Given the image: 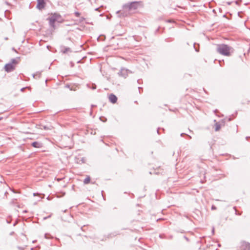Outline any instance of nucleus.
Instances as JSON below:
<instances>
[{
  "mask_svg": "<svg viewBox=\"0 0 250 250\" xmlns=\"http://www.w3.org/2000/svg\"><path fill=\"white\" fill-rule=\"evenodd\" d=\"M12 50H13V51H14L15 52H17V50L15 49V48H14V47H13V48H12Z\"/></svg>",
  "mask_w": 250,
  "mask_h": 250,
  "instance_id": "nucleus-28",
  "label": "nucleus"
},
{
  "mask_svg": "<svg viewBox=\"0 0 250 250\" xmlns=\"http://www.w3.org/2000/svg\"><path fill=\"white\" fill-rule=\"evenodd\" d=\"M49 20V30H48V35H52L55 29H56L60 23L63 22V20L62 16L57 13L52 14L51 16L48 18Z\"/></svg>",
  "mask_w": 250,
  "mask_h": 250,
  "instance_id": "nucleus-1",
  "label": "nucleus"
},
{
  "mask_svg": "<svg viewBox=\"0 0 250 250\" xmlns=\"http://www.w3.org/2000/svg\"><path fill=\"white\" fill-rule=\"evenodd\" d=\"M184 238H185V239L187 241H189L188 238L187 237H186V236H184Z\"/></svg>",
  "mask_w": 250,
  "mask_h": 250,
  "instance_id": "nucleus-25",
  "label": "nucleus"
},
{
  "mask_svg": "<svg viewBox=\"0 0 250 250\" xmlns=\"http://www.w3.org/2000/svg\"><path fill=\"white\" fill-rule=\"evenodd\" d=\"M4 40H8V38H7V37H5V38H4Z\"/></svg>",
  "mask_w": 250,
  "mask_h": 250,
  "instance_id": "nucleus-40",
  "label": "nucleus"
},
{
  "mask_svg": "<svg viewBox=\"0 0 250 250\" xmlns=\"http://www.w3.org/2000/svg\"><path fill=\"white\" fill-rule=\"evenodd\" d=\"M15 66L12 63H8L5 65L4 69L7 72H10L15 69Z\"/></svg>",
  "mask_w": 250,
  "mask_h": 250,
  "instance_id": "nucleus-5",
  "label": "nucleus"
},
{
  "mask_svg": "<svg viewBox=\"0 0 250 250\" xmlns=\"http://www.w3.org/2000/svg\"><path fill=\"white\" fill-rule=\"evenodd\" d=\"M193 46H194V48L195 50V51L196 52H199V44H196V43H194L193 44Z\"/></svg>",
  "mask_w": 250,
  "mask_h": 250,
  "instance_id": "nucleus-13",
  "label": "nucleus"
},
{
  "mask_svg": "<svg viewBox=\"0 0 250 250\" xmlns=\"http://www.w3.org/2000/svg\"><path fill=\"white\" fill-rule=\"evenodd\" d=\"M47 82H48V81H47V79L45 80V83L46 84H47Z\"/></svg>",
  "mask_w": 250,
  "mask_h": 250,
  "instance_id": "nucleus-35",
  "label": "nucleus"
},
{
  "mask_svg": "<svg viewBox=\"0 0 250 250\" xmlns=\"http://www.w3.org/2000/svg\"><path fill=\"white\" fill-rule=\"evenodd\" d=\"M214 122H216L214 126H215V131H218L221 128V125L218 122H216V120H214Z\"/></svg>",
  "mask_w": 250,
  "mask_h": 250,
  "instance_id": "nucleus-10",
  "label": "nucleus"
},
{
  "mask_svg": "<svg viewBox=\"0 0 250 250\" xmlns=\"http://www.w3.org/2000/svg\"><path fill=\"white\" fill-rule=\"evenodd\" d=\"M47 199H48V200H50V196L49 195L48 196Z\"/></svg>",
  "mask_w": 250,
  "mask_h": 250,
  "instance_id": "nucleus-37",
  "label": "nucleus"
},
{
  "mask_svg": "<svg viewBox=\"0 0 250 250\" xmlns=\"http://www.w3.org/2000/svg\"><path fill=\"white\" fill-rule=\"evenodd\" d=\"M94 106H95V105H93V104H92V105H91V107H94Z\"/></svg>",
  "mask_w": 250,
  "mask_h": 250,
  "instance_id": "nucleus-42",
  "label": "nucleus"
},
{
  "mask_svg": "<svg viewBox=\"0 0 250 250\" xmlns=\"http://www.w3.org/2000/svg\"><path fill=\"white\" fill-rule=\"evenodd\" d=\"M108 99L109 101L112 104H115L117 102L118 99L117 96L112 93L109 95Z\"/></svg>",
  "mask_w": 250,
  "mask_h": 250,
  "instance_id": "nucleus-8",
  "label": "nucleus"
},
{
  "mask_svg": "<svg viewBox=\"0 0 250 250\" xmlns=\"http://www.w3.org/2000/svg\"><path fill=\"white\" fill-rule=\"evenodd\" d=\"M90 177L89 176H87L83 181V183L84 184H87L90 182Z\"/></svg>",
  "mask_w": 250,
  "mask_h": 250,
  "instance_id": "nucleus-12",
  "label": "nucleus"
},
{
  "mask_svg": "<svg viewBox=\"0 0 250 250\" xmlns=\"http://www.w3.org/2000/svg\"><path fill=\"white\" fill-rule=\"evenodd\" d=\"M185 135H187L188 137V138L189 139H191V136H190L189 135H188V134H186V133H182L180 135H181V136L183 137Z\"/></svg>",
  "mask_w": 250,
  "mask_h": 250,
  "instance_id": "nucleus-18",
  "label": "nucleus"
},
{
  "mask_svg": "<svg viewBox=\"0 0 250 250\" xmlns=\"http://www.w3.org/2000/svg\"><path fill=\"white\" fill-rule=\"evenodd\" d=\"M159 129H160V128H158L157 129V133H158V134H160V133H159Z\"/></svg>",
  "mask_w": 250,
  "mask_h": 250,
  "instance_id": "nucleus-31",
  "label": "nucleus"
},
{
  "mask_svg": "<svg viewBox=\"0 0 250 250\" xmlns=\"http://www.w3.org/2000/svg\"><path fill=\"white\" fill-rule=\"evenodd\" d=\"M227 4H228V5H230V4H231V2H227Z\"/></svg>",
  "mask_w": 250,
  "mask_h": 250,
  "instance_id": "nucleus-38",
  "label": "nucleus"
},
{
  "mask_svg": "<svg viewBox=\"0 0 250 250\" xmlns=\"http://www.w3.org/2000/svg\"><path fill=\"white\" fill-rule=\"evenodd\" d=\"M216 209V207L215 206H214V205L212 206V207H211L212 210H215Z\"/></svg>",
  "mask_w": 250,
  "mask_h": 250,
  "instance_id": "nucleus-23",
  "label": "nucleus"
},
{
  "mask_svg": "<svg viewBox=\"0 0 250 250\" xmlns=\"http://www.w3.org/2000/svg\"><path fill=\"white\" fill-rule=\"evenodd\" d=\"M14 233V232H12L10 233V235H12Z\"/></svg>",
  "mask_w": 250,
  "mask_h": 250,
  "instance_id": "nucleus-43",
  "label": "nucleus"
},
{
  "mask_svg": "<svg viewBox=\"0 0 250 250\" xmlns=\"http://www.w3.org/2000/svg\"><path fill=\"white\" fill-rule=\"evenodd\" d=\"M214 228H213V229H212V232L213 233V232H214Z\"/></svg>",
  "mask_w": 250,
  "mask_h": 250,
  "instance_id": "nucleus-44",
  "label": "nucleus"
},
{
  "mask_svg": "<svg viewBox=\"0 0 250 250\" xmlns=\"http://www.w3.org/2000/svg\"><path fill=\"white\" fill-rule=\"evenodd\" d=\"M46 218H47V217H44V219H46Z\"/></svg>",
  "mask_w": 250,
  "mask_h": 250,
  "instance_id": "nucleus-50",
  "label": "nucleus"
},
{
  "mask_svg": "<svg viewBox=\"0 0 250 250\" xmlns=\"http://www.w3.org/2000/svg\"><path fill=\"white\" fill-rule=\"evenodd\" d=\"M38 194V193H34L33 194V195L35 196H36V195Z\"/></svg>",
  "mask_w": 250,
  "mask_h": 250,
  "instance_id": "nucleus-39",
  "label": "nucleus"
},
{
  "mask_svg": "<svg viewBox=\"0 0 250 250\" xmlns=\"http://www.w3.org/2000/svg\"><path fill=\"white\" fill-rule=\"evenodd\" d=\"M18 249L20 250H24V248L21 247H18Z\"/></svg>",
  "mask_w": 250,
  "mask_h": 250,
  "instance_id": "nucleus-22",
  "label": "nucleus"
},
{
  "mask_svg": "<svg viewBox=\"0 0 250 250\" xmlns=\"http://www.w3.org/2000/svg\"><path fill=\"white\" fill-rule=\"evenodd\" d=\"M50 217V215H49V216H47V218H49Z\"/></svg>",
  "mask_w": 250,
  "mask_h": 250,
  "instance_id": "nucleus-48",
  "label": "nucleus"
},
{
  "mask_svg": "<svg viewBox=\"0 0 250 250\" xmlns=\"http://www.w3.org/2000/svg\"><path fill=\"white\" fill-rule=\"evenodd\" d=\"M96 85L94 83H92L91 86H89V88L93 90L96 89Z\"/></svg>",
  "mask_w": 250,
  "mask_h": 250,
  "instance_id": "nucleus-17",
  "label": "nucleus"
},
{
  "mask_svg": "<svg viewBox=\"0 0 250 250\" xmlns=\"http://www.w3.org/2000/svg\"><path fill=\"white\" fill-rule=\"evenodd\" d=\"M42 42V41H40V42H39V43H40V44H41V42Z\"/></svg>",
  "mask_w": 250,
  "mask_h": 250,
  "instance_id": "nucleus-45",
  "label": "nucleus"
},
{
  "mask_svg": "<svg viewBox=\"0 0 250 250\" xmlns=\"http://www.w3.org/2000/svg\"><path fill=\"white\" fill-rule=\"evenodd\" d=\"M31 250H33V248H31Z\"/></svg>",
  "mask_w": 250,
  "mask_h": 250,
  "instance_id": "nucleus-51",
  "label": "nucleus"
},
{
  "mask_svg": "<svg viewBox=\"0 0 250 250\" xmlns=\"http://www.w3.org/2000/svg\"><path fill=\"white\" fill-rule=\"evenodd\" d=\"M17 223H18V222H17V221H15V222L13 223V226L14 227L16 226V225L17 224Z\"/></svg>",
  "mask_w": 250,
  "mask_h": 250,
  "instance_id": "nucleus-24",
  "label": "nucleus"
},
{
  "mask_svg": "<svg viewBox=\"0 0 250 250\" xmlns=\"http://www.w3.org/2000/svg\"><path fill=\"white\" fill-rule=\"evenodd\" d=\"M232 47L225 44H219L217 46V52L221 55L229 56L231 51H233Z\"/></svg>",
  "mask_w": 250,
  "mask_h": 250,
  "instance_id": "nucleus-3",
  "label": "nucleus"
},
{
  "mask_svg": "<svg viewBox=\"0 0 250 250\" xmlns=\"http://www.w3.org/2000/svg\"><path fill=\"white\" fill-rule=\"evenodd\" d=\"M249 138V137H247L246 139L248 140Z\"/></svg>",
  "mask_w": 250,
  "mask_h": 250,
  "instance_id": "nucleus-46",
  "label": "nucleus"
},
{
  "mask_svg": "<svg viewBox=\"0 0 250 250\" xmlns=\"http://www.w3.org/2000/svg\"><path fill=\"white\" fill-rule=\"evenodd\" d=\"M44 237H45V238L47 239V233H45L44 234Z\"/></svg>",
  "mask_w": 250,
  "mask_h": 250,
  "instance_id": "nucleus-29",
  "label": "nucleus"
},
{
  "mask_svg": "<svg viewBox=\"0 0 250 250\" xmlns=\"http://www.w3.org/2000/svg\"><path fill=\"white\" fill-rule=\"evenodd\" d=\"M10 63H12V64H17L18 63V61L15 59H12L11 60V62Z\"/></svg>",
  "mask_w": 250,
  "mask_h": 250,
  "instance_id": "nucleus-16",
  "label": "nucleus"
},
{
  "mask_svg": "<svg viewBox=\"0 0 250 250\" xmlns=\"http://www.w3.org/2000/svg\"><path fill=\"white\" fill-rule=\"evenodd\" d=\"M233 209L235 210V214L237 215H241L242 214L241 212H238V211L236 209V207H233Z\"/></svg>",
  "mask_w": 250,
  "mask_h": 250,
  "instance_id": "nucleus-14",
  "label": "nucleus"
},
{
  "mask_svg": "<svg viewBox=\"0 0 250 250\" xmlns=\"http://www.w3.org/2000/svg\"><path fill=\"white\" fill-rule=\"evenodd\" d=\"M84 20H85V18H83V17H81V18H80V22H82V21H84Z\"/></svg>",
  "mask_w": 250,
  "mask_h": 250,
  "instance_id": "nucleus-21",
  "label": "nucleus"
},
{
  "mask_svg": "<svg viewBox=\"0 0 250 250\" xmlns=\"http://www.w3.org/2000/svg\"><path fill=\"white\" fill-rule=\"evenodd\" d=\"M167 21L168 22H171L172 21L171 20H168Z\"/></svg>",
  "mask_w": 250,
  "mask_h": 250,
  "instance_id": "nucleus-30",
  "label": "nucleus"
},
{
  "mask_svg": "<svg viewBox=\"0 0 250 250\" xmlns=\"http://www.w3.org/2000/svg\"><path fill=\"white\" fill-rule=\"evenodd\" d=\"M37 0V4L36 5V8L39 10H42L44 7L45 5V2L44 0Z\"/></svg>",
  "mask_w": 250,
  "mask_h": 250,
  "instance_id": "nucleus-4",
  "label": "nucleus"
},
{
  "mask_svg": "<svg viewBox=\"0 0 250 250\" xmlns=\"http://www.w3.org/2000/svg\"><path fill=\"white\" fill-rule=\"evenodd\" d=\"M241 248L242 250H250V243L243 241L241 243Z\"/></svg>",
  "mask_w": 250,
  "mask_h": 250,
  "instance_id": "nucleus-6",
  "label": "nucleus"
},
{
  "mask_svg": "<svg viewBox=\"0 0 250 250\" xmlns=\"http://www.w3.org/2000/svg\"><path fill=\"white\" fill-rule=\"evenodd\" d=\"M63 48V49L62 50V51L63 53H66L68 52L71 51V49L69 47H67L64 46Z\"/></svg>",
  "mask_w": 250,
  "mask_h": 250,
  "instance_id": "nucleus-11",
  "label": "nucleus"
},
{
  "mask_svg": "<svg viewBox=\"0 0 250 250\" xmlns=\"http://www.w3.org/2000/svg\"><path fill=\"white\" fill-rule=\"evenodd\" d=\"M82 161L83 163H84V158H82Z\"/></svg>",
  "mask_w": 250,
  "mask_h": 250,
  "instance_id": "nucleus-32",
  "label": "nucleus"
},
{
  "mask_svg": "<svg viewBox=\"0 0 250 250\" xmlns=\"http://www.w3.org/2000/svg\"><path fill=\"white\" fill-rule=\"evenodd\" d=\"M47 82H48V81H47V79L45 80V83L46 84H47Z\"/></svg>",
  "mask_w": 250,
  "mask_h": 250,
  "instance_id": "nucleus-36",
  "label": "nucleus"
},
{
  "mask_svg": "<svg viewBox=\"0 0 250 250\" xmlns=\"http://www.w3.org/2000/svg\"><path fill=\"white\" fill-rule=\"evenodd\" d=\"M14 193H18V192L16 191L15 190L13 189L12 190Z\"/></svg>",
  "mask_w": 250,
  "mask_h": 250,
  "instance_id": "nucleus-34",
  "label": "nucleus"
},
{
  "mask_svg": "<svg viewBox=\"0 0 250 250\" xmlns=\"http://www.w3.org/2000/svg\"><path fill=\"white\" fill-rule=\"evenodd\" d=\"M11 220H12V219H11V216H9L7 218V219H6V223H7V224H10V223H11Z\"/></svg>",
  "mask_w": 250,
  "mask_h": 250,
  "instance_id": "nucleus-15",
  "label": "nucleus"
},
{
  "mask_svg": "<svg viewBox=\"0 0 250 250\" xmlns=\"http://www.w3.org/2000/svg\"><path fill=\"white\" fill-rule=\"evenodd\" d=\"M99 8H97L95 9V10L97 11V10H99Z\"/></svg>",
  "mask_w": 250,
  "mask_h": 250,
  "instance_id": "nucleus-41",
  "label": "nucleus"
},
{
  "mask_svg": "<svg viewBox=\"0 0 250 250\" xmlns=\"http://www.w3.org/2000/svg\"><path fill=\"white\" fill-rule=\"evenodd\" d=\"M74 14H75V16H76V17H80V13L79 12H78V11H76V12L74 13Z\"/></svg>",
  "mask_w": 250,
  "mask_h": 250,
  "instance_id": "nucleus-19",
  "label": "nucleus"
},
{
  "mask_svg": "<svg viewBox=\"0 0 250 250\" xmlns=\"http://www.w3.org/2000/svg\"><path fill=\"white\" fill-rule=\"evenodd\" d=\"M40 195L41 196L40 198H43L45 196L44 194H43V195L40 194Z\"/></svg>",
  "mask_w": 250,
  "mask_h": 250,
  "instance_id": "nucleus-27",
  "label": "nucleus"
},
{
  "mask_svg": "<svg viewBox=\"0 0 250 250\" xmlns=\"http://www.w3.org/2000/svg\"><path fill=\"white\" fill-rule=\"evenodd\" d=\"M130 72L128 69H126L125 68H122L120 72L118 73L120 76H121L124 78H126L127 76V72Z\"/></svg>",
  "mask_w": 250,
  "mask_h": 250,
  "instance_id": "nucleus-7",
  "label": "nucleus"
},
{
  "mask_svg": "<svg viewBox=\"0 0 250 250\" xmlns=\"http://www.w3.org/2000/svg\"><path fill=\"white\" fill-rule=\"evenodd\" d=\"M2 119V117H0V121Z\"/></svg>",
  "mask_w": 250,
  "mask_h": 250,
  "instance_id": "nucleus-47",
  "label": "nucleus"
},
{
  "mask_svg": "<svg viewBox=\"0 0 250 250\" xmlns=\"http://www.w3.org/2000/svg\"><path fill=\"white\" fill-rule=\"evenodd\" d=\"M32 146L36 148H41L42 147V144L38 142H34L32 143Z\"/></svg>",
  "mask_w": 250,
  "mask_h": 250,
  "instance_id": "nucleus-9",
  "label": "nucleus"
},
{
  "mask_svg": "<svg viewBox=\"0 0 250 250\" xmlns=\"http://www.w3.org/2000/svg\"><path fill=\"white\" fill-rule=\"evenodd\" d=\"M47 47H48V49H49V45H48V46H47Z\"/></svg>",
  "mask_w": 250,
  "mask_h": 250,
  "instance_id": "nucleus-49",
  "label": "nucleus"
},
{
  "mask_svg": "<svg viewBox=\"0 0 250 250\" xmlns=\"http://www.w3.org/2000/svg\"><path fill=\"white\" fill-rule=\"evenodd\" d=\"M138 89H139V93H141V89L143 90V88L142 87H138Z\"/></svg>",
  "mask_w": 250,
  "mask_h": 250,
  "instance_id": "nucleus-26",
  "label": "nucleus"
},
{
  "mask_svg": "<svg viewBox=\"0 0 250 250\" xmlns=\"http://www.w3.org/2000/svg\"><path fill=\"white\" fill-rule=\"evenodd\" d=\"M141 81V80H137V83H138L139 84H140V81Z\"/></svg>",
  "mask_w": 250,
  "mask_h": 250,
  "instance_id": "nucleus-33",
  "label": "nucleus"
},
{
  "mask_svg": "<svg viewBox=\"0 0 250 250\" xmlns=\"http://www.w3.org/2000/svg\"><path fill=\"white\" fill-rule=\"evenodd\" d=\"M140 4L139 1H132L125 3L123 6V13H122L123 17H126L130 12L136 10Z\"/></svg>",
  "mask_w": 250,
  "mask_h": 250,
  "instance_id": "nucleus-2",
  "label": "nucleus"
},
{
  "mask_svg": "<svg viewBox=\"0 0 250 250\" xmlns=\"http://www.w3.org/2000/svg\"><path fill=\"white\" fill-rule=\"evenodd\" d=\"M28 88V87L26 86V87H25L21 88V92H23V91H24V89H26V88Z\"/></svg>",
  "mask_w": 250,
  "mask_h": 250,
  "instance_id": "nucleus-20",
  "label": "nucleus"
}]
</instances>
